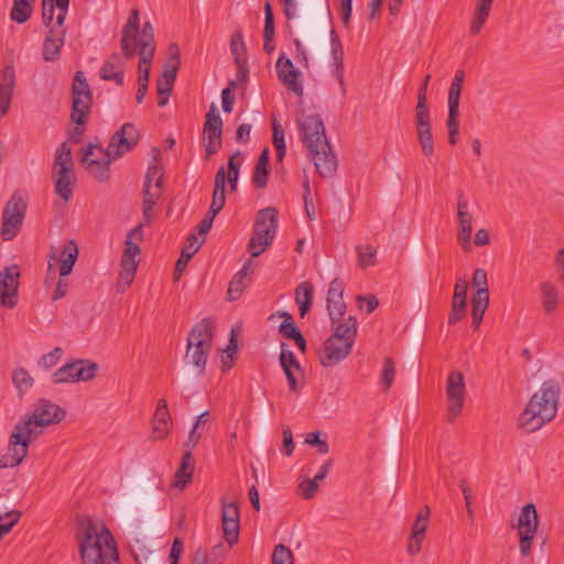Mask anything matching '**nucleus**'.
Instances as JSON below:
<instances>
[{"label": "nucleus", "instance_id": "nucleus-1", "mask_svg": "<svg viewBox=\"0 0 564 564\" xmlns=\"http://www.w3.org/2000/svg\"><path fill=\"white\" fill-rule=\"evenodd\" d=\"M300 138L322 177H333L337 171V156L326 137L324 122L319 115H303L296 120Z\"/></svg>", "mask_w": 564, "mask_h": 564}, {"label": "nucleus", "instance_id": "nucleus-2", "mask_svg": "<svg viewBox=\"0 0 564 564\" xmlns=\"http://www.w3.org/2000/svg\"><path fill=\"white\" fill-rule=\"evenodd\" d=\"M560 392V383L555 379L545 380L520 414L519 427L532 433L554 420L557 413Z\"/></svg>", "mask_w": 564, "mask_h": 564}, {"label": "nucleus", "instance_id": "nucleus-3", "mask_svg": "<svg viewBox=\"0 0 564 564\" xmlns=\"http://www.w3.org/2000/svg\"><path fill=\"white\" fill-rule=\"evenodd\" d=\"M79 553L84 564H105L117 560V543L102 522L87 518L80 523Z\"/></svg>", "mask_w": 564, "mask_h": 564}, {"label": "nucleus", "instance_id": "nucleus-4", "mask_svg": "<svg viewBox=\"0 0 564 564\" xmlns=\"http://www.w3.org/2000/svg\"><path fill=\"white\" fill-rule=\"evenodd\" d=\"M213 339L214 327L210 318L196 323L188 334L185 360L195 367L197 376L205 373Z\"/></svg>", "mask_w": 564, "mask_h": 564}, {"label": "nucleus", "instance_id": "nucleus-5", "mask_svg": "<svg viewBox=\"0 0 564 564\" xmlns=\"http://www.w3.org/2000/svg\"><path fill=\"white\" fill-rule=\"evenodd\" d=\"M431 75L427 74L417 91V102L414 110V124L417 142L424 156L430 158L435 152L434 138L432 133V118L427 106V87Z\"/></svg>", "mask_w": 564, "mask_h": 564}, {"label": "nucleus", "instance_id": "nucleus-6", "mask_svg": "<svg viewBox=\"0 0 564 564\" xmlns=\"http://www.w3.org/2000/svg\"><path fill=\"white\" fill-rule=\"evenodd\" d=\"M52 177L56 195L64 202H68L74 193L75 169L72 149L67 142H63L56 151Z\"/></svg>", "mask_w": 564, "mask_h": 564}, {"label": "nucleus", "instance_id": "nucleus-7", "mask_svg": "<svg viewBox=\"0 0 564 564\" xmlns=\"http://www.w3.org/2000/svg\"><path fill=\"white\" fill-rule=\"evenodd\" d=\"M278 228V210L267 207L258 212L253 225V231L248 242V251L251 257H259L270 247L274 240Z\"/></svg>", "mask_w": 564, "mask_h": 564}, {"label": "nucleus", "instance_id": "nucleus-8", "mask_svg": "<svg viewBox=\"0 0 564 564\" xmlns=\"http://www.w3.org/2000/svg\"><path fill=\"white\" fill-rule=\"evenodd\" d=\"M66 416V411L58 404L47 399H39L33 405L31 414H26L19 423L24 426L28 434L39 437L43 427L58 424Z\"/></svg>", "mask_w": 564, "mask_h": 564}, {"label": "nucleus", "instance_id": "nucleus-9", "mask_svg": "<svg viewBox=\"0 0 564 564\" xmlns=\"http://www.w3.org/2000/svg\"><path fill=\"white\" fill-rule=\"evenodd\" d=\"M72 111L70 120L76 126H85L91 112L93 91L83 70L74 75L72 88Z\"/></svg>", "mask_w": 564, "mask_h": 564}, {"label": "nucleus", "instance_id": "nucleus-10", "mask_svg": "<svg viewBox=\"0 0 564 564\" xmlns=\"http://www.w3.org/2000/svg\"><path fill=\"white\" fill-rule=\"evenodd\" d=\"M37 437L28 434L19 422L9 437L7 453L0 457V469L19 466L28 456L30 444Z\"/></svg>", "mask_w": 564, "mask_h": 564}, {"label": "nucleus", "instance_id": "nucleus-11", "mask_svg": "<svg viewBox=\"0 0 564 564\" xmlns=\"http://www.w3.org/2000/svg\"><path fill=\"white\" fill-rule=\"evenodd\" d=\"M155 507V498L152 494V485L143 482L140 489L121 502V513L128 518L143 517L150 519Z\"/></svg>", "mask_w": 564, "mask_h": 564}, {"label": "nucleus", "instance_id": "nucleus-12", "mask_svg": "<svg viewBox=\"0 0 564 564\" xmlns=\"http://www.w3.org/2000/svg\"><path fill=\"white\" fill-rule=\"evenodd\" d=\"M99 366L90 359H75L59 367L53 375L55 384L89 381L96 378Z\"/></svg>", "mask_w": 564, "mask_h": 564}, {"label": "nucleus", "instance_id": "nucleus-13", "mask_svg": "<svg viewBox=\"0 0 564 564\" xmlns=\"http://www.w3.org/2000/svg\"><path fill=\"white\" fill-rule=\"evenodd\" d=\"M465 79V72L463 69H457L454 76V79L449 86L448 90V117L446 121V128L448 132V143L451 145H455L458 142L459 135V100L463 89V84Z\"/></svg>", "mask_w": 564, "mask_h": 564}, {"label": "nucleus", "instance_id": "nucleus-14", "mask_svg": "<svg viewBox=\"0 0 564 564\" xmlns=\"http://www.w3.org/2000/svg\"><path fill=\"white\" fill-rule=\"evenodd\" d=\"M26 204L22 196L14 193L7 202L2 214L1 236L3 240H12L20 231Z\"/></svg>", "mask_w": 564, "mask_h": 564}, {"label": "nucleus", "instance_id": "nucleus-15", "mask_svg": "<svg viewBox=\"0 0 564 564\" xmlns=\"http://www.w3.org/2000/svg\"><path fill=\"white\" fill-rule=\"evenodd\" d=\"M445 391L448 400L445 420L452 423L460 414L466 398L464 375L460 371H452L448 375Z\"/></svg>", "mask_w": 564, "mask_h": 564}, {"label": "nucleus", "instance_id": "nucleus-16", "mask_svg": "<svg viewBox=\"0 0 564 564\" xmlns=\"http://www.w3.org/2000/svg\"><path fill=\"white\" fill-rule=\"evenodd\" d=\"M141 248L133 241H124V250L121 256L119 272V279L117 282L118 292L123 293L133 282L138 264Z\"/></svg>", "mask_w": 564, "mask_h": 564}, {"label": "nucleus", "instance_id": "nucleus-17", "mask_svg": "<svg viewBox=\"0 0 564 564\" xmlns=\"http://www.w3.org/2000/svg\"><path fill=\"white\" fill-rule=\"evenodd\" d=\"M223 120L217 112V108L212 104L209 111L206 113L203 143L207 156L217 153L221 148Z\"/></svg>", "mask_w": 564, "mask_h": 564}, {"label": "nucleus", "instance_id": "nucleus-18", "mask_svg": "<svg viewBox=\"0 0 564 564\" xmlns=\"http://www.w3.org/2000/svg\"><path fill=\"white\" fill-rule=\"evenodd\" d=\"M21 271L18 264L6 267L0 272V305L13 308L18 304Z\"/></svg>", "mask_w": 564, "mask_h": 564}, {"label": "nucleus", "instance_id": "nucleus-19", "mask_svg": "<svg viewBox=\"0 0 564 564\" xmlns=\"http://www.w3.org/2000/svg\"><path fill=\"white\" fill-rule=\"evenodd\" d=\"M140 141V134L133 123L127 122L115 132L107 147L112 159H119L130 152Z\"/></svg>", "mask_w": 564, "mask_h": 564}, {"label": "nucleus", "instance_id": "nucleus-20", "mask_svg": "<svg viewBox=\"0 0 564 564\" xmlns=\"http://www.w3.org/2000/svg\"><path fill=\"white\" fill-rule=\"evenodd\" d=\"M111 159L112 155L106 149H99L98 158H93V148L87 147L83 152L82 163L98 182H107L110 178Z\"/></svg>", "mask_w": 564, "mask_h": 564}, {"label": "nucleus", "instance_id": "nucleus-21", "mask_svg": "<svg viewBox=\"0 0 564 564\" xmlns=\"http://www.w3.org/2000/svg\"><path fill=\"white\" fill-rule=\"evenodd\" d=\"M354 345L329 336L318 349V359L323 367H334L347 358Z\"/></svg>", "mask_w": 564, "mask_h": 564}, {"label": "nucleus", "instance_id": "nucleus-22", "mask_svg": "<svg viewBox=\"0 0 564 564\" xmlns=\"http://www.w3.org/2000/svg\"><path fill=\"white\" fill-rule=\"evenodd\" d=\"M276 75L279 80L296 96L302 97L304 94L301 73L295 68L292 61L288 57L280 56L276 61Z\"/></svg>", "mask_w": 564, "mask_h": 564}, {"label": "nucleus", "instance_id": "nucleus-23", "mask_svg": "<svg viewBox=\"0 0 564 564\" xmlns=\"http://www.w3.org/2000/svg\"><path fill=\"white\" fill-rule=\"evenodd\" d=\"M345 283L339 278L330 281L326 306L332 322H338L346 314V303L344 301Z\"/></svg>", "mask_w": 564, "mask_h": 564}, {"label": "nucleus", "instance_id": "nucleus-24", "mask_svg": "<svg viewBox=\"0 0 564 564\" xmlns=\"http://www.w3.org/2000/svg\"><path fill=\"white\" fill-rule=\"evenodd\" d=\"M467 202L464 199L463 194L459 195L457 200V216H458V232L457 240L464 251L468 252L471 249V223L473 215L467 210Z\"/></svg>", "mask_w": 564, "mask_h": 564}, {"label": "nucleus", "instance_id": "nucleus-25", "mask_svg": "<svg viewBox=\"0 0 564 564\" xmlns=\"http://www.w3.org/2000/svg\"><path fill=\"white\" fill-rule=\"evenodd\" d=\"M430 516V508L424 506L417 513L416 519L412 525L411 535L408 541V552L411 555H416L421 551L422 542L425 538L427 529V519Z\"/></svg>", "mask_w": 564, "mask_h": 564}, {"label": "nucleus", "instance_id": "nucleus-26", "mask_svg": "<svg viewBox=\"0 0 564 564\" xmlns=\"http://www.w3.org/2000/svg\"><path fill=\"white\" fill-rule=\"evenodd\" d=\"M172 417L165 399H160L152 419L153 437L164 440L170 435Z\"/></svg>", "mask_w": 564, "mask_h": 564}, {"label": "nucleus", "instance_id": "nucleus-27", "mask_svg": "<svg viewBox=\"0 0 564 564\" xmlns=\"http://www.w3.org/2000/svg\"><path fill=\"white\" fill-rule=\"evenodd\" d=\"M66 30L53 29L47 31L43 41L42 57L45 62H55L61 57L62 47L65 43Z\"/></svg>", "mask_w": 564, "mask_h": 564}, {"label": "nucleus", "instance_id": "nucleus-28", "mask_svg": "<svg viewBox=\"0 0 564 564\" xmlns=\"http://www.w3.org/2000/svg\"><path fill=\"white\" fill-rule=\"evenodd\" d=\"M139 11L133 9L130 12L128 21L122 30L121 36V50L126 58L130 59L135 55V46L132 44V40H134L138 31H139Z\"/></svg>", "mask_w": 564, "mask_h": 564}, {"label": "nucleus", "instance_id": "nucleus-29", "mask_svg": "<svg viewBox=\"0 0 564 564\" xmlns=\"http://www.w3.org/2000/svg\"><path fill=\"white\" fill-rule=\"evenodd\" d=\"M163 187L143 184L142 188V218L145 224L151 225L154 219V206L162 197Z\"/></svg>", "mask_w": 564, "mask_h": 564}, {"label": "nucleus", "instance_id": "nucleus-30", "mask_svg": "<svg viewBox=\"0 0 564 564\" xmlns=\"http://www.w3.org/2000/svg\"><path fill=\"white\" fill-rule=\"evenodd\" d=\"M100 78L104 80H112L118 86H122L124 82L123 63L118 54H111L100 68Z\"/></svg>", "mask_w": 564, "mask_h": 564}, {"label": "nucleus", "instance_id": "nucleus-31", "mask_svg": "<svg viewBox=\"0 0 564 564\" xmlns=\"http://www.w3.org/2000/svg\"><path fill=\"white\" fill-rule=\"evenodd\" d=\"M357 319L355 316H348L347 318L338 319V322H332V337L355 345L357 337Z\"/></svg>", "mask_w": 564, "mask_h": 564}, {"label": "nucleus", "instance_id": "nucleus-32", "mask_svg": "<svg viewBox=\"0 0 564 564\" xmlns=\"http://www.w3.org/2000/svg\"><path fill=\"white\" fill-rule=\"evenodd\" d=\"M78 253V246L74 239L67 240L63 245L59 258V275L62 278H67L72 273L77 261Z\"/></svg>", "mask_w": 564, "mask_h": 564}, {"label": "nucleus", "instance_id": "nucleus-33", "mask_svg": "<svg viewBox=\"0 0 564 564\" xmlns=\"http://www.w3.org/2000/svg\"><path fill=\"white\" fill-rule=\"evenodd\" d=\"M200 243H197V237L194 234H191L186 239V245L182 249L181 256L175 263V269L173 273L174 281L180 280L183 274L188 261L194 257V254L199 250Z\"/></svg>", "mask_w": 564, "mask_h": 564}, {"label": "nucleus", "instance_id": "nucleus-34", "mask_svg": "<svg viewBox=\"0 0 564 564\" xmlns=\"http://www.w3.org/2000/svg\"><path fill=\"white\" fill-rule=\"evenodd\" d=\"M226 202V171L221 166L215 175L214 193L212 204L209 206L214 212H220Z\"/></svg>", "mask_w": 564, "mask_h": 564}, {"label": "nucleus", "instance_id": "nucleus-35", "mask_svg": "<svg viewBox=\"0 0 564 564\" xmlns=\"http://www.w3.org/2000/svg\"><path fill=\"white\" fill-rule=\"evenodd\" d=\"M2 95L6 97V104L1 105V112L4 115L9 108L10 99L15 86V72L12 64L6 65L0 75Z\"/></svg>", "mask_w": 564, "mask_h": 564}, {"label": "nucleus", "instance_id": "nucleus-36", "mask_svg": "<svg viewBox=\"0 0 564 564\" xmlns=\"http://www.w3.org/2000/svg\"><path fill=\"white\" fill-rule=\"evenodd\" d=\"M193 455L191 452L183 454L181 464L175 473L173 486L180 489L185 488L193 479L194 466L192 464Z\"/></svg>", "mask_w": 564, "mask_h": 564}, {"label": "nucleus", "instance_id": "nucleus-37", "mask_svg": "<svg viewBox=\"0 0 564 564\" xmlns=\"http://www.w3.org/2000/svg\"><path fill=\"white\" fill-rule=\"evenodd\" d=\"M252 264V260L249 259L242 267V269L237 272L235 274V276L232 278V280L229 282V285H228V297H229V301H235L237 300L242 291L246 289L247 286V282H246V279H247V275L252 272V270H250V265Z\"/></svg>", "mask_w": 564, "mask_h": 564}, {"label": "nucleus", "instance_id": "nucleus-38", "mask_svg": "<svg viewBox=\"0 0 564 564\" xmlns=\"http://www.w3.org/2000/svg\"><path fill=\"white\" fill-rule=\"evenodd\" d=\"M477 4L470 23V33L477 35L487 21L494 0H476Z\"/></svg>", "mask_w": 564, "mask_h": 564}, {"label": "nucleus", "instance_id": "nucleus-39", "mask_svg": "<svg viewBox=\"0 0 564 564\" xmlns=\"http://www.w3.org/2000/svg\"><path fill=\"white\" fill-rule=\"evenodd\" d=\"M488 305L489 295H485L482 291H476L471 299V324L475 329L480 326Z\"/></svg>", "mask_w": 564, "mask_h": 564}, {"label": "nucleus", "instance_id": "nucleus-40", "mask_svg": "<svg viewBox=\"0 0 564 564\" xmlns=\"http://www.w3.org/2000/svg\"><path fill=\"white\" fill-rule=\"evenodd\" d=\"M295 302L299 304L301 316H305L312 307L313 285L308 281L300 283L295 289Z\"/></svg>", "mask_w": 564, "mask_h": 564}, {"label": "nucleus", "instance_id": "nucleus-41", "mask_svg": "<svg viewBox=\"0 0 564 564\" xmlns=\"http://www.w3.org/2000/svg\"><path fill=\"white\" fill-rule=\"evenodd\" d=\"M539 516L534 503H527L522 507L518 518V530L538 531Z\"/></svg>", "mask_w": 564, "mask_h": 564}, {"label": "nucleus", "instance_id": "nucleus-42", "mask_svg": "<svg viewBox=\"0 0 564 564\" xmlns=\"http://www.w3.org/2000/svg\"><path fill=\"white\" fill-rule=\"evenodd\" d=\"M542 295V306L547 314L553 313L558 306V292L550 282L540 284Z\"/></svg>", "mask_w": 564, "mask_h": 564}, {"label": "nucleus", "instance_id": "nucleus-43", "mask_svg": "<svg viewBox=\"0 0 564 564\" xmlns=\"http://www.w3.org/2000/svg\"><path fill=\"white\" fill-rule=\"evenodd\" d=\"M35 0H13V6L10 11V18L12 21L23 24L25 23L33 12L32 3Z\"/></svg>", "mask_w": 564, "mask_h": 564}, {"label": "nucleus", "instance_id": "nucleus-44", "mask_svg": "<svg viewBox=\"0 0 564 564\" xmlns=\"http://www.w3.org/2000/svg\"><path fill=\"white\" fill-rule=\"evenodd\" d=\"M132 44L135 47L138 46L139 48H147L155 52L154 29L151 22L147 21L143 23L139 39L134 37V40H132Z\"/></svg>", "mask_w": 564, "mask_h": 564}, {"label": "nucleus", "instance_id": "nucleus-45", "mask_svg": "<svg viewBox=\"0 0 564 564\" xmlns=\"http://www.w3.org/2000/svg\"><path fill=\"white\" fill-rule=\"evenodd\" d=\"M230 51L236 64H242L247 58V48L240 30L236 31L230 40Z\"/></svg>", "mask_w": 564, "mask_h": 564}, {"label": "nucleus", "instance_id": "nucleus-46", "mask_svg": "<svg viewBox=\"0 0 564 564\" xmlns=\"http://www.w3.org/2000/svg\"><path fill=\"white\" fill-rule=\"evenodd\" d=\"M284 129L283 127L275 120H272V143L276 150V159L282 162L285 153L286 145L284 141Z\"/></svg>", "mask_w": 564, "mask_h": 564}, {"label": "nucleus", "instance_id": "nucleus-47", "mask_svg": "<svg viewBox=\"0 0 564 564\" xmlns=\"http://www.w3.org/2000/svg\"><path fill=\"white\" fill-rule=\"evenodd\" d=\"M356 252L358 254V264L361 269L375 265L377 249L373 246L358 245L356 246Z\"/></svg>", "mask_w": 564, "mask_h": 564}, {"label": "nucleus", "instance_id": "nucleus-48", "mask_svg": "<svg viewBox=\"0 0 564 564\" xmlns=\"http://www.w3.org/2000/svg\"><path fill=\"white\" fill-rule=\"evenodd\" d=\"M280 316L283 317V322L279 326V334L282 337L292 339L302 333L290 313L282 312L280 313Z\"/></svg>", "mask_w": 564, "mask_h": 564}, {"label": "nucleus", "instance_id": "nucleus-49", "mask_svg": "<svg viewBox=\"0 0 564 564\" xmlns=\"http://www.w3.org/2000/svg\"><path fill=\"white\" fill-rule=\"evenodd\" d=\"M224 539L229 545H234L239 540L240 521L221 518Z\"/></svg>", "mask_w": 564, "mask_h": 564}, {"label": "nucleus", "instance_id": "nucleus-50", "mask_svg": "<svg viewBox=\"0 0 564 564\" xmlns=\"http://www.w3.org/2000/svg\"><path fill=\"white\" fill-rule=\"evenodd\" d=\"M12 380L14 386L19 390L20 395H22L24 391L30 389L33 384V378L24 368H19L14 370L12 375Z\"/></svg>", "mask_w": 564, "mask_h": 564}, {"label": "nucleus", "instance_id": "nucleus-51", "mask_svg": "<svg viewBox=\"0 0 564 564\" xmlns=\"http://www.w3.org/2000/svg\"><path fill=\"white\" fill-rule=\"evenodd\" d=\"M239 155H240V152L237 151L229 158V161H228V171L226 174V181H228L231 191H236L237 185H238L240 163L237 162L236 159Z\"/></svg>", "mask_w": 564, "mask_h": 564}, {"label": "nucleus", "instance_id": "nucleus-52", "mask_svg": "<svg viewBox=\"0 0 564 564\" xmlns=\"http://www.w3.org/2000/svg\"><path fill=\"white\" fill-rule=\"evenodd\" d=\"M395 376L394 362L391 357H386L383 359V367L381 371V383L383 386V391H388L393 382Z\"/></svg>", "mask_w": 564, "mask_h": 564}, {"label": "nucleus", "instance_id": "nucleus-53", "mask_svg": "<svg viewBox=\"0 0 564 564\" xmlns=\"http://www.w3.org/2000/svg\"><path fill=\"white\" fill-rule=\"evenodd\" d=\"M21 512L18 510H11L4 516H0V539L8 534L12 528L19 522Z\"/></svg>", "mask_w": 564, "mask_h": 564}, {"label": "nucleus", "instance_id": "nucleus-54", "mask_svg": "<svg viewBox=\"0 0 564 564\" xmlns=\"http://www.w3.org/2000/svg\"><path fill=\"white\" fill-rule=\"evenodd\" d=\"M538 531L519 530V547L522 556L528 557L532 553V542Z\"/></svg>", "mask_w": 564, "mask_h": 564}, {"label": "nucleus", "instance_id": "nucleus-55", "mask_svg": "<svg viewBox=\"0 0 564 564\" xmlns=\"http://www.w3.org/2000/svg\"><path fill=\"white\" fill-rule=\"evenodd\" d=\"M272 564H294L292 551L284 544H278L273 549Z\"/></svg>", "mask_w": 564, "mask_h": 564}, {"label": "nucleus", "instance_id": "nucleus-56", "mask_svg": "<svg viewBox=\"0 0 564 564\" xmlns=\"http://www.w3.org/2000/svg\"><path fill=\"white\" fill-rule=\"evenodd\" d=\"M226 356H223L221 362H223V370L232 368L234 360L236 358L237 351H238V344L236 339V335L234 330L231 332V336L229 339V344L227 348L224 350Z\"/></svg>", "mask_w": 564, "mask_h": 564}, {"label": "nucleus", "instance_id": "nucleus-57", "mask_svg": "<svg viewBox=\"0 0 564 564\" xmlns=\"http://www.w3.org/2000/svg\"><path fill=\"white\" fill-rule=\"evenodd\" d=\"M270 174L269 165L256 164L252 173V183L256 188L262 189L268 185V178Z\"/></svg>", "mask_w": 564, "mask_h": 564}, {"label": "nucleus", "instance_id": "nucleus-58", "mask_svg": "<svg viewBox=\"0 0 564 564\" xmlns=\"http://www.w3.org/2000/svg\"><path fill=\"white\" fill-rule=\"evenodd\" d=\"M280 365L282 368L292 367L297 371H302V367L297 361L293 351L288 349V344H281Z\"/></svg>", "mask_w": 564, "mask_h": 564}, {"label": "nucleus", "instance_id": "nucleus-59", "mask_svg": "<svg viewBox=\"0 0 564 564\" xmlns=\"http://www.w3.org/2000/svg\"><path fill=\"white\" fill-rule=\"evenodd\" d=\"M64 351L61 347H55L50 352L43 355L39 360V366L44 370H50L55 367L61 360Z\"/></svg>", "mask_w": 564, "mask_h": 564}, {"label": "nucleus", "instance_id": "nucleus-60", "mask_svg": "<svg viewBox=\"0 0 564 564\" xmlns=\"http://www.w3.org/2000/svg\"><path fill=\"white\" fill-rule=\"evenodd\" d=\"M264 28H263V39L274 37L275 29H274V15L273 9L270 1L264 3Z\"/></svg>", "mask_w": 564, "mask_h": 564}, {"label": "nucleus", "instance_id": "nucleus-61", "mask_svg": "<svg viewBox=\"0 0 564 564\" xmlns=\"http://www.w3.org/2000/svg\"><path fill=\"white\" fill-rule=\"evenodd\" d=\"M163 181L164 174L162 171V166L158 164L150 165L144 176V184L152 185V183H154L153 186L163 187Z\"/></svg>", "mask_w": 564, "mask_h": 564}, {"label": "nucleus", "instance_id": "nucleus-62", "mask_svg": "<svg viewBox=\"0 0 564 564\" xmlns=\"http://www.w3.org/2000/svg\"><path fill=\"white\" fill-rule=\"evenodd\" d=\"M332 58L334 65V76L338 80L341 87H344V48L332 51Z\"/></svg>", "mask_w": 564, "mask_h": 564}, {"label": "nucleus", "instance_id": "nucleus-63", "mask_svg": "<svg viewBox=\"0 0 564 564\" xmlns=\"http://www.w3.org/2000/svg\"><path fill=\"white\" fill-rule=\"evenodd\" d=\"M468 282L464 278L456 281L452 303L467 305Z\"/></svg>", "mask_w": 564, "mask_h": 564}, {"label": "nucleus", "instance_id": "nucleus-64", "mask_svg": "<svg viewBox=\"0 0 564 564\" xmlns=\"http://www.w3.org/2000/svg\"><path fill=\"white\" fill-rule=\"evenodd\" d=\"M322 432L315 431L312 433H308L305 442L308 445L316 446L319 454L325 455L329 451V446L325 440H321Z\"/></svg>", "mask_w": 564, "mask_h": 564}]
</instances>
